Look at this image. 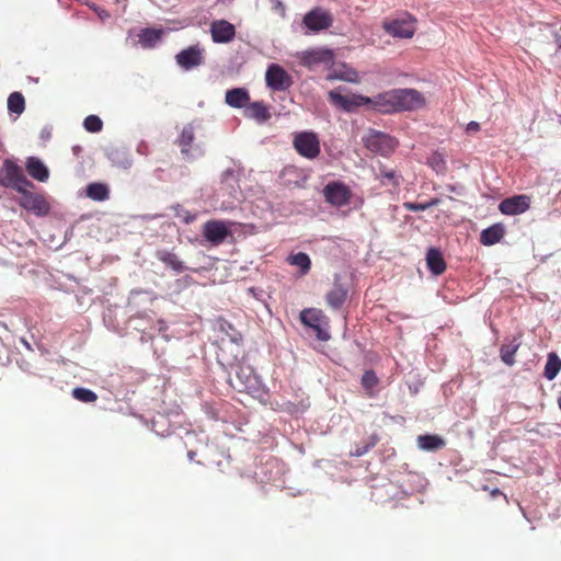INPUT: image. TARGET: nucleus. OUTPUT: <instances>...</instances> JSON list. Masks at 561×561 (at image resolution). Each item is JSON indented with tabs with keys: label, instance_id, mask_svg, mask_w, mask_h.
Wrapping results in <instances>:
<instances>
[{
	"label": "nucleus",
	"instance_id": "nucleus-10",
	"mask_svg": "<svg viewBox=\"0 0 561 561\" xmlns=\"http://www.w3.org/2000/svg\"><path fill=\"white\" fill-rule=\"evenodd\" d=\"M302 23L310 32L318 33L332 26L333 16L329 11L318 7L304 16Z\"/></svg>",
	"mask_w": 561,
	"mask_h": 561
},
{
	"label": "nucleus",
	"instance_id": "nucleus-14",
	"mask_svg": "<svg viewBox=\"0 0 561 561\" xmlns=\"http://www.w3.org/2000/svg\"><path fill=\"white\" fill-rule=\"evenodd\" d=\"M203 234L213 244H220L230 234V230L224 221L209 220L204 225Z\"/></svg>",
	"mask_w": 561,
	"mask_h": 561
},
{
	"label": "nucleus",
	"instance_id": "nucleus-40",
	"mask_svg": "<svg viewBox=\"0 0 561 561\" xmlns=\"http://www.w3.org/2000/svg\"><path fill=\"white\" fill-rule=\"evenodd\" d=\"M341 79L344 81H347V82H354V83L359 82L358 72L354 69H348V70L344 71L343 75L341 76Z\"/></svg>",
	"mask_w": 561,
	"mask_h": 561
},
{
	"label": "nucleus",
	"instance_id": "nucleus-5",
	"mask_svg": "<svg viewBox=\"0 0 561 561\" xmlns=\"http://www.w3.org/2000/svg\"><path fill=\"white\" fill-rule=\"evenodd\" d=\"M301 322L311 328L320 341H328L330 339V334L328 332L329 329V318L324 314L321 309L309 308L305 309L300 313Z\"/></svg>",
	"mask_w": 561,
	"mask_h": 561
},
{
	"label": "nucleus",
	"instance_id": "nucleus-9",
	"mask_svg": "<svg viewBox=\"0 0 561 561\" xmlns=\"http://www.w3.org/2000/svg\"><path fill=\"white\" fill-rule=\"evenodd\" d=\"M265 81L266 85L273 91H286L293 85L289 73L277 64L267 67Z\"/></svg>",
	"mask_w": 561,
	"mask_h": 561
},
{
	"label": "nucleus",
	"instance_id": "nucleus-19",
	"mask_svg": "<svg viewBox=\"0 0 561 561\" xmlns=\"http://www.w3.org/2000/svg\"><path fill=\"white\" fill-rule=\"evenodd\" d=\"M244 115L260 124L265 123L271 118L268 107L262 101L249 102L244 110Z\"/></svg>",
	"mask_w": 561,
	"mask_h": 561
},
{
	"label": "nucleus",
	"instance_id": "nucleus-30",
	"mask_svg": "<svg viewBox=\"0 0 561 561\" xmlns=\"http://www.w3.org/2000/svg\"><path fill=\"white\" fill-rule=\"evenodd\" d=\"M287 262L290 265L299 267L302 275H306L311 268V260L305 252L289 255Z\"/></svg>",
	"mask_w": 561,
	"mask_h": 561
},
{
	"label": "nucleus",
	"instance_id": "nucleus-36",
	"mask_svg": "<svg viewBox=\"0 0 561 561\" xmlns=\"http://www.w3.org/2000/svg\"><path fill=\"white\" fill-rule=\"evenodd\" d=\"M378 442V437L376 435H371L363 445L356 446L354 450L350 453L352 457H360L367 454L371 448L376 446Z\"/></svg>",
	"mask_w": 561,
	"mask_h": 561
},
{
	"label": "nucleus",
	"instance_id": "nucleus-23",
	"mask_svg": "<svg viewBox=\"0 0 561 561\" xmlns=\"http://www.w3.org/2000/svg\"><path fill=\"white\" fill-rule=\"evenodd\" d=\"M194 138L195 137L193 127L191 125L184 126L180 135V138L178 139V145L181 149L182 154L187 159H191L193 157L191 151Z\"/></svg>",
	"mask_w": 561,
	"mask_h": 561
},
{
	"label": "nucleus",
	"instance_id": "nucleus-33",
	"mask_svg": "<svg viewBox=\"0 0 561 561\" xmlns=\"http://www.w3.org/2000/svg\"><path fill=\"white\" fill-rule=\"evenodd\" d=\"M427 164L436 172V173H445L447 170L446 160L442 152L435 151L433 152L428 159Z\"/></svg>",
	"mask_w": 561,
	"mask_h": 561
},
{
	"label": "nucleus",
	"instance_id": "nucleus-12",
	"mask_svg": "<svg viewBox=\"0 0 561 561\" xmlns=\"http://www.w3.org/2000/svg\"><path fill=\"white\" fill-rule=\"evenodd\" d=\"M210 36L214 43H230L236 37V27L226 20H215L210 24Z\"/></svg>",
	"mask_w": 561,
	"mask_h": 561
},
{
	"label": "nucleus",
	"instance_id": "nucleus-43",
	"mask_svg": "<svg viewBox=\"0 0 561 561\" xmlns=\"http://www.w3.org/2000/svg\"><path fill=\"white\" fill-rule=\"evenodd\" d=\"M273 1L275 3V9L279 10L282 12V14L284 15L285 14V7L282 3V1H279V0H273Z\"/></svg>",
	"mask_w": 561,
	"mask_h": 561
},
{
	"label": "nucleus",
	"instance_id": "nucleus-28",
	"mask_svg": "<svg viewBox=\"0 0 561 561\" xmlns=\"http://www.w3.org/2000/svg\"><path fill=\"white\" fill-rule=\"evenodd\" d=\"M560 370H561V359L559 358V356L556 353H553V352L549 353L547 363L545 366L543 376L548 380H553Z\"/></svg>",
	"mask_w": 561,
	"mask_h": 561
},
{
	"label": "nucleus",
	"instance_id": "nucleus-46",
	"mask_svg": "<svg viewBox=\"0 0 561 561\" xmlns=\"http://www.w3.org/2000/svg\"><path fill=\"white\" fill-rule=\"evenodd\" d=\"M558 47L561 49V38L558 39Z\"/></svg>",
	"mask_w": 561,
	"mask_h": 561
},
{
	"label": "nucleus",
	"instance_id": "nucleus-39",
	"mask_svg": "<svg viewBox=\"0 0 561 561\" xmlns=\"http://www.w3.org/2000/svg\"><path fill=\"white\" fill-rule=\"evenodd\" d=\"M436 204H437L436 199H433L432 202L424 203V204L414 203V202H405V203H403V207H404V209H407L409 211H420V210H426L427 208H430L431 206H434Z\"/></svg>",
	"mask_w": 561,
	"mask_h": 561
},
{
	"label": "nucleus",
	"instance_id": "nucleus-45",
	"mask_svg": "<svg viewBox=\"0 0 561 561\" xmlns=\"http://www.w3.org/2000/svg\"><path fill=\"white\" fill-rule=\"evenodd\" d=\"M557 402H558L559 409L561 410V393L559 394Z\"/></svg>",
	"mask_w": 561,
	"mask_h": 561
},
{
	"label": "nucleus",
	"instance_id": "nucleus-21",
	"mask_svg": "<svg viewBox=\"0 0 561 561\" xmlns=\"http://www.w3.org/2000/svg\"><path fill=\"white\" fill-rule=\"evenodd\" d=\"M426 263L428 270L435 274L440 275L446 271V263L442 252L436 248H431L426 253Z\"/></svg>",
	"mask_w": 561,
	"mask_h": 561
},
{
	"label": "nucleus",
	"instance_id": "nucleus-16",
	"mask_svg": "<svg viewBox=\"0 0 561 561\" xmlns=\"http://www.w3.org/2000/svg\"><path fill=\"white\" fill-rule=\"evenodd\" d=\"M369 106L380 113L389 114L396 112L393 90L379 93L369 98Z\"/></svg>",
	"mask_w": 561,
	"mask_h": 561
},
{
	"label": "nucleus",
	"instance_id": "nucleus-29",
	"mask_svg": "<svg viewBox=\"0 0 561 561\" xmlns=\"http://www.w3.org/2000/svg\"><path fill=\"white\" fill-rule=\"evenodd\" d=\"M108 195V187L103 183H91L87 186V196L93 201L103 202Z\"/></svg>",
	"mask_w": 561,
	"mask_h": 561
},
{
	"label": "nucleus",
	"instance_id": "nucleus-7",
	"mask_svg": "<svg viewBox=\"0 0 561 561\" xmlns=\"http://www.w3.org/2000/svg\"><path fill=\"white\" fill-rule=\"evenodd\" d=\"M396 112L413 111L424 105L423 95L414 89H393Z\"/></svg>",
	"mask_w": 561,
	"mask_h": 561
},
{
	"label": "nucleus",
	"instance_id": "nucleus-26",
	"mask_svg": "<svg viewBox=\"0 0 561 561\" xmlns=\"http://www.w3.org/2000/svg\"><path fill=\"white\" fill-rule=\"evenodd\" d=\"M519 341L517 337H514L510 343L503 344L500 348L501 359L508 366L514 365L515 363V354L519 348Z\"/></svg>",
	"mask_w": 561,
	"mask_h": 561
},
{
	"label": "nucleus",
	"instance_id": "nucleus-4",
	"mask_svg": "<svg viewBox=\"0 0 561 561\" xmlns=\"http://www.w3.org/2000/svg\"><path fill=\"white\" fill-rule=\"evenodd\" d=\"M363 142L367 150L383 157L390 156L398 146L396 138L375 129H370L367 135L363 137Z\"/></svg>",
	"mask_w": 561,
	"mask_h": 561
},
{
	"label": "nucleus",
	"instance_id": "nucleus-31",
	"mask_svg": "<svg viewBox=\"0 0 561 561\" xmlns=\"http://www.w3.org/2000/svg\"><path fill=\"white\" fill-rule=\"evenodd\" d=\"M8 110L14 114H22L25 110V99L21 92H12L8 98Z\"/></svg>",
	"mask_w": 561,
	"mask_h": 561
},
{
	"label": "nucleus",
	"instance_id": "nucleus-13",
	"mask_svg": "<svg viewBox=\"0 0 561 561\" xmlns=\"http://www.w3.org/2000/svg\"><path fill=\"white\" fill-rule=\"evenodd\" d=\"M530 206V198L527 195H515L503 199L499 205V210L504 215H519L525 213Z\"/></svg>",
	"mask_w": 561,
	"mask_h": 561
},
{
	"label": "nucleus",
	"instance_id": "nucleus-25",
	"mask_svg": "<svg viewBox=\"0 0 561 561\" xmlns=\"http://www.w3.org/2000/svg\"><path fill=\"white\" fill-rule=\"evenodd\" d=\"M417 446L423 450L436 451L446 446L445 439L438 435H420L417 437Z\"/></svg>",
	"mask_w": 561,
	"mask_h": 561
},
{
	"label": "nucleus",
	"instance_id": "nucleus-24",
	"mask_svg": "<svg viewBox=\"0 0 561 561\" xmlns=\"http://www.w3.org/2000/svg\"><path fill=\"white\" fill-rule=\"evenodd\" d=\"M157 259L164 263L168 267L172 268L176 273H182L185 271L186 266L183 261L179 259V256L170 251L160 250L156 254Z\"/></svg>",
	"mask_w": 561,
	"mask_h": 561
},
{
	"label": "nucleus",
	"instance_id": "nucleus-1",
	"mask_svg": "<svg viewBox=\"0 0 561 561\" xmlns=\"http://www.w3.org/2000/svg\"><path fill=\"white\" fill-rule=\"evenodd\" d=\"M16 193L19 196L15 201L23 209L38 217L48 215L50 205L44 194L35 191L34 184L22 187Z\"/></svg>",
	"mask_w": 561,
	"mask_h": 561
},
{
	"label": "nucleus",
	"instance_id": "nucleus-8",
	"mask_svg": "<svg viewBox=\"0 0 561 561\" xmlns=\"http://www.w3.org/2000/svg\"><path fill=\"white\" fill-rule=\"evenodd\" d=\"M176 64L184 70H191L205 62V48L199 44L182 49L175 55Z\"/></svg>",
	"mask_w": 561,
	"mask_h": 561
},
{
	"label": "nucleus",
	"instance_id": "nucleus-6",
	"mask_svg": "<svg viewBox=\"0 0 561 561\" xmlns=\"http://www.w3.org/2000/svg\"><path fill=\"white\" fill-rule=\"evenodd\" d=\"M293 146L304 158L313 160L320 152V139L313 131H301L294 136Z\"/></svg>",
	"mask_w": 561,
	"mask_h": 561
},
{
	"label": "nucleus",
	"instance_id": "nucleus-41",
	"mask_svg": "<svg viewBox=\"0 0 561 561\" xmlns=\"http://www.w3.org/2000/svg\"><path fill=\"white\" fill-rule=\"evenodd\" d=\"M380 178H381V180L386 179V180L392 182L394 185H398L396 174L392 170H381ZM382 183L386 184L385 181H382Z\"/></svg>",
	"mask_w": 561,
	"mask_h": 561
},
{
	"label": "nucleus",
	"instance_id": "nucleus-35",
	"mask_svg": "<svg viewBox=\"0 0 561 561\" xmlns=\"http://www.w3.org/2000/svg\"><path fill=\"white\" fill-rule=\"evenodd\" d=\"M72 397L81 402L92 403L98 400V396L90 389L78 387L72 390Z\"/></svg>",
	"mask_w": 561,
	"mask_h": 561
},
{
	"label": "nucleus",
	"instance_id": "nucleus-22",
	"mask_svg": "<svg viewBox=\"0 0 561 561\" xmlns=\"http://www.w3.org/2000/svg\"><path fill=\"white\" fill-rule=\"evenodd\" d=\"M505 234V229L501 224L492 225L491 227L483 229L480 234V242L483 245H493L501 241Z\"/></svg>",
	"mask_w": 561,
	"mask_h": 561
},
{
	"label": "nucleus",
	"instance_id": "nucleus-32",
	"mask_svg": "<svg viewBox=\"0 0 561 561\" xmlns=\"http://www.w3.org/2000/svg\"><path fill=\"white\" fill-rule=\"evenodd\" d=\"M161 35H162V31H161V30H156V28H145V30H142V31H141V33L139 34V39H140V43H141L144 46L151 47V46H153L158 41H160Z\"/></svg>",
	"mask_w": 561,
	"mask_h": 561
},
{
	"label": "nucleus",
	"instance_id": "nucleus-27",
	"mask_svg": "<svg viewBox=\"0 0 561 561\" xmlns=\"http://www.w3.org/2000/svg\"><path fill=\"white\" fill-rule=\"evenodd\" d=\"M218 329L220 332H224L231 342L236 344H241L243 341L242 333L234 328L232 323L224 318L218 319Z\"/></svg>",
	"mask_w": 561,
	"mask_h": 561
},
{
	"label": "nucleus",
	"instance_id": "nucleus-42",
	"mask_svg": "<svg viewBox=\"0 0 561 561\" xmlns=\"http://www.w3.org/2000/svg\"><path fill=\"white\" fill-rule=\"evenodd\" d=\"M480 130V125L479 123L477 122H470L468 125H467V131L468 133H471V131H479Z\"/></svg>",
	"mask_w": 561,
	"mask_h": 561
},
{
	"label": "nucleus",
	"instance_id": "nucleus-18",
	"mask_svg": "<svg viewBox=\"0 0 561 561\" xmlns=\"http://www.w3.org/2000/svg\"><path fill=\"white\" fill-rule=\"evenodd\" d=\"M25 169L31 178L38 182H46L49 179V170L42 160L36 157H28Z\"/></svg>",
	"mask_w": 561,
	"mask_h": 561
},
{
	"label": "nucleus",
	"instance_id": "nucleus-44",
	"mask_svg": "<svg viewBox=\"0 0 561 561\" xmlns=\"http://www.w3.org/2000/svg\"><path fill=\"white\" fill-rule=\"evenodd\" d=\"M195 456H196V453H195V451H193V450H190V451L187 453V457H188V459H190V460H194Z\"/></svg>",
	"mask_w": 561,
	"mask_h": 561
},
{
	"label": "nucleus",
	"instance_id": "nucleus-20",
	"mask_svg": "<svg viewBox=\"0 0 561 561\" xmlns=\"http://www.w3.org/2000/svg\"><path fill=\"white\" fill-rule=\"evenodd\" d=\"M226 103L234 108L247 107L250 102V94L248 90L243 88H233L226 92Z\"/></svg>",
	"mask_w": 561,
	"mask_h": 561
},
{
	"label": "nucleus",
	"instance_id": "nucleus-37",
	"mask_svg": "<svg viewBox=\"0 0 561 561\" xmlns=\"http://www.w3.org/2000/svg\"><path fill=\"white\" fill-rule=\"evenodd\" d=\"M83 127L89 133H99L103 128V122L96 115H89L83 121Z\"/></svg>",
	"mask_w": 561,
	"mask_h": 561
},
{
	"label": "nucleus",
	"instance_id": "nucleus-34",
	"mask_svg": "<svg viewBox=\"0 0 561 561\" xmlns=\"http://www.w3.org/2000/svg\"><path fill=\"white\" fill-rule=\"evenodd\" d=\"M362 386L367 391L368 396L373 394V390L379 383L376 373L371 369L366 370L362 376Z\"/></svg>",
	"mask_w": 561,
	"mask_h": 561
},
{
	"label": "nucleus",
	"instance_id": "nucleus-17",
	"mask_svg": "<svg viewBox=\"0 0 561 561\" xmlns=\"http://www.w3.org/2000/svg\"><path fill=\"white\" fill-rule=\"evenodd\" d=\"M347 299V289L339 283V276L334 278L333 288L327 294L325 300L330 308L339 310Z\"/></svg>",
	"mask_w": 561,
	"mask_h": 561
},
{
	"label": "nucleus",
	"instance_id": "nucleus-11",
	"mask_svg": "<svg viewBox=\"0 0 561 561\" xmlns=\"http://www.w3.org/2000/svg\"><path fill=\"white\" fill-rule=\"evenodd\" d=\"M325 201L333 206L341 207L350 203L352 193L342 182H330L323 188Z\"/></svg>",
	"mask_w": 561,
	"mask_h": 561
},
{
	"label": "nucleus",
	"instance_id": "nucleus-47",
	"mask_svg": "<svg viewBox=\"0 0 561 561\" xmlns=\"http://www.w3.org/2000/svg\"><path fill=\"white\" fill-rule=\"evenodd\" d=\"M249 388H251V386H248V385L244 386V390H247Z\"/></svg>",
	"mask_w": 561,
	"mask_h": 561
},
{
	"label": "nucleus",
	"instance_id": "nucleus-3",
	"mask_svg": "<svg viewBox=\"0 0 561 561\" xmlns=\"http://www.w3.org/2000/svg\"><path fill=\"white\" fill-rule=\"evenodd\" d=\"M416 24V18L405 12L399 18L386 19L382 22V28L394 38L408 39L414 36Z\"/></svg>",
	"mask_w": 561,
	"mask_h": 561
},
{
	"label": "nucleus",
	"instance_id": "nucleus-2",
	"mask_svg": "<svg viewBox=\"0 0 561 561\" xmlns=\"http://www.w3.org/2000/svg\"><path fill=\"white\" fill-rule=\"evenodd\" d=\"M0 185L16 192L22 187L33 186V182L14 160L4 159L0 169Z\"/></svg>",
	"mask_w": 561,
	"mask_h": 561
},
{
	"label": "nucleus",
	"instance_id": "nucleus-15",
	"mask_svg": "<svg viewBox=\"0 0 561 561\" xmlns=\"http://www.w3.org/2000/svg\"><path fill=\"white\" fill-rule=\"evenodd\" d=\"M329 99L332 103L340 105L341 107L348 112L362 105L369 106V98L363 95L346 96L341 94L340 92L330 91Z\"/></svg>",
	"mask_w": 561,
	"mask_h": 561
},
{
	"label": "nucleus",
	"instance_id": "nucleus-38",
	"mask_svg": "<svg viewBox=\"0 0 561 561\" xmlns=\"http://www.w3.org/2000/svg\"><path fill=\"white\" fill-rule=\"evenodd\" d=\"M331 57V53L329 50L325 51H311L308 53L305 57V61L308 64L314 62H322L328 60Z\"/></svg>",
	"mask_w": 561,
	"mask_h": 561
}]
</instances>
